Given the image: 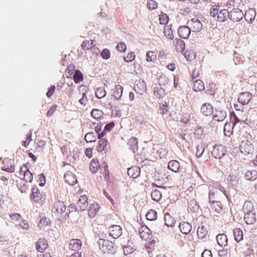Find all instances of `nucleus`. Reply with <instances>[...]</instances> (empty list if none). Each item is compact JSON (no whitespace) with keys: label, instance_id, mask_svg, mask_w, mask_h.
Segmentation results:
<instances>
[{"label":"nucleus","instance_id":"nucleus-41","mask_svg":"<svg viewBox=\"0 0 257 257\" xmlns=\"http://www.w3.org/2000/svg\"><path fill=\"white\" fill-rule=\"evenodd\" d=\"M154 94L157 98L160 99L165 95V90L160 87H156L154 89Z\"/></svg>","mask_w":257,"mask_h":257},{"label":"nucleus","instance_id":"nucleus-26","mask_svg":"<svg viewBox=\"0 0 257 257\" xmlns=\"http://www.w3.org/2000/svg\"><path fill=\"white\" fill-rule=\"evenodd\" d=\"M174 44L177 52L183 53L185 49V42L181 39H176L174 40Z\"/></svg>","mask_w":257,"mask_h":257},{"label":"nucleus","instance_id":"nucleus-36","mask_svg":"<svg viewBox=\"0 0 257 257\" xmlns=\"http://www.w3.org/2000/svg\"><path fill=\"white\" fill-rule=\"evenodd\" d=\"M211 208L212 211L217 213H220L223 209V205L220 201H213Z\"/></svg>","mask_w":257,"mask_h":257},{"label":"nucleus","instance_id":"nucleus-29","mask_svg":"<svg viewBox=\"0 0 257 257\" xmlns=\"http://www.w3.org/2000/svg\"><path fill=\"white\" fill-rule=\"evenodd\" d=\"M244 220L247 224H252L256 220L255 215L253 212L244 213Z\"/></svg>","mask_w":257,"mask_h":257},{"label":"nucleus","instance_id":"nucleus-34","mask_svg":"<svg viewBox=\"0 0 257 257\" xmlns=\"http://www.w3.org/2000/svg\"><path fill=\"white\" fill-rule=\"evenodd\" d=\"M95 46L94 41L92 40L84 41L81 44L82 49L85 51L92 49Z\"/></svg>","mask_w":257,"mask_h":257},{"label":"nucleus","instance_id":"nucleus-17","mask_svg":"<svg viewBox=\"0 0 257 257\" xmlns=\"http://www.w3.org/2000/svg\"><path fill=\"white\" fill-rule=\"evenodd\" d=\"M31 199L36 203H41L43 202L42 195L37 188H32Z\"/></svg>","mask_w":257,"mask_h":257},{"label":"nucleus","instance_id":"nucleus-33","mask_svg":"<svg viewBox=\"0 0 257 257\" xmlns=\"http://www.w3.org/2000/svg\"><path fill=\"white\" fill-rule=\"evenodd\" d=\"M193 90L195 91H201L204 89V85L203 81L200 79H197L194 81Z\"/></svg>","mask_w":257,"mask_h":257},{"label":"nucleus","instance_id":"nucleus-63","mask_svg":"<svg viewBox=\"0 0 257 257\" xmlns=\"http://www.w3.org/2000/svg\"><path fill=\"white\" fill-rule=\"evenodd\" d=\"M32 140V133H30L27 135L26 140L22 142L23 146L27 147L29 145Z\"/></svg>","mask_w":257,"mask_h":257},{"label":"nucleus","instance_id":"nucleus-7","mask_svg":"<svg viewBox=\"0 0 257 257\" xmlns=\"http://www.w3.org/2000/svg\"><path fill=\"white\" fill-rule=\"evenodd\" d=\"M66 210V206L64 202L58 200L55 202L52 208V213L56 216H58L63 213Z\"/></svg>","mask_w":257,"mask_h":257},{"label":"nucleus","instance_id":"nucleus-62","mask_svg":"<svg viewBox=\"0 0 257 257\" xmlns=\"http://www.w3.org/2000/svg\"><path fill=\"white\" fill-rule=\"evenodd\" d=\"M101 56L104 59H108L110 58V52L108 49H104L101 53Z\"/></svg>","mask_w":257,"mask_h":257},{"label":"nucleus","instance_id":"nucleus-28","mask_svg":"<svg viewBox=\"0 0 257 257\" xmlns=\"http://www.w3.org/2000/svg\"><path fill=\"white\" fill-rule=\"evenodd\" d=\"M179 228L182 233L187 234L192 229V225L188 222H182L179 224Z\"/></svg>","mask_w":257,"mask_h":257},{"label":"nucleus","instance_id":"nucleus-16","mask_svg":"<svg viewBox=\"0 0 257 257\" xmlns=\"http://www.w3.org/2000/svg\"><path fill=\"white\" fill-rule=\"evenodd\" d=\"M139 234L142 239L147 240L151 237L150 229L146 226H142L139 229Z\"/></svg>","mask_w":257,"mask_h":257},{"label":"nucleus","instance_id":"nucleus-58","mask_svg":"<svg viewBox=\"0 0 257 257\" xmlns=\"http://www.w3.org/2000/svg\"><path fill=\"white\" fill-rule=\"evenodd\" d=\"M169 18L166 14H162L159 15V22L160 24L166 25L168 23Z\"/></svg>","mask_w":257,"mask_h":257},{"label":"nucleus","instance_id":"nucleus-44","mask_svg":"<svg viewBox=\"0 0 257 257\" xmlns=\"http://www.w3.org/2000/svg\"><path fill=\"white\" fill-rule=\"evenodd\" d=\"M243 210L244 213L253 212L254 210L253 203L250 201H245L243 206Z\"/></svg>","mask_w":257,"mask_h":257},{"label":"nucleus","instance_id":"nucleus-54","mask_svg":"<svg viewBox=\"0 0 257 257\" xmlns=\"http://www.w3.org/2000/svg\"><path fill=\"white\" fill-rule=\"evenodd\" d=\"M50 220L46 217H43L40 219L38 226L39 228H43L46 226L50 225Z\"/></svg>","mask_w":257,"mask_h":257},{"label":"nucleus","instance_id":"nucleus-51","mask_svg":"<svg viewBox=\"0 0 257 257\" xmlns=\"http://www.w3.org/2000/svg\"><path fill=\"white\" fill-rule=\"evenodd\" d=\"M151 197L153 200L158 202L162 198V194L160 191L155 190L152 191Z\"/></svg>","mask_w":257,"mask_h":257},{"label":"nucleus","instance_id":"nucleus-2","mask_svg":"<svg viewBox=\"0 0 257 257\" xmlns=\"http://www.w3.org/2000/svg\"><path fill=\"white\" fill-rule=\"evenodd\" d=\"M234 251L233 254L239 255L240 257H250L252 253V249L248 247L247 244L243 245L240 242H236L234 244Z\"/></svg>","mask_w":257,"mask_h":257},{"label":"nucleus","instance_id":"nucleus-19","mask_svg":"<svg viewBox=\"0 0 257 257\" xmlns=\"http://www.w3.org/2000/svg\"><path fill=\"white\" fill-rule=\"evenodd\" d=\"M64 178L65 182L71 186L74 185L77 182L76 176L71 172L66 173Z\"/></svg>","mask_w":257,"mask_h":257},{"label":"nucleus","instance_id":"nucleus-53","mask_svg":"<svg viewBox=\"0 0 257 257\" xmlns=\"http://www.w3.org/2000/svg\"><path fill=\"white\" fill-rule=\"evenodd\" d=\"M73 79L75 83H78L83 79V75L79 70H76L73 76Z\"/></svg>","mask_w":257,"mask_h":257},{"label":"nucleus","instance_id":"nucleus-64","mask_svg":"<svg viewBox=\"0 0 257 257\" xmlns=\"http://www.w3.org/2000/svg\"><path fill=\"white\" fill-rule=\"evenodd\" d=\"M168 78L165 76H160L159 79L160 85H164L168 83Z\"/></svg>","mask_w":257,"mask_h":257},{"label":"nucleus","instance_id":"nucleus-20","mask_svg":"<svg viewBox=\"0 0 257 257\" xmlns=\"http://www.w3.org/2000/svg\"><path fill=\"white\" fill-rule=\"evenodd\" d=\"M240 151L244 154H252L253 151V146L248 143H242L240 145Z\"/></svg>","mask_w":257,"mask_h":257},{"label":"nucleus","instance_id":"nucleus-37","mask_svg":"<svg viewBox=\"0 0 257 257\" xmlns=\"http://www.w3.org/2000/svg\"><path fill=\"white\" fill-rule=\"evenodd\" d=\"M205 148L206 144L204 142H201L197 146L196 156L197 158H200L202 156Z\"/></svg>","mask_w":257,"mask_h":257},{"label":"nucleus","instance_id":"nucleus-49","mask_svg":"<svg viewBox=\"0 0 257 257\" xmlns=\"http://www.w3.org/2000/svg\"><path fill=\"white\" fill-rule=\"evenodd\" d=\"M255 16V11L250 9L245 12L244 18L246 21H251L254 19Z\"/></svg>","mask_w":257,"mask_h":257},{"label":"nucleus","instance_id":"nucleus-12","mask_svg":"<svg viewBox=\"0 0 257 257\" xmlns=\"http://www.w3.org/2000/svg\"><path fill=\"white\" fill-rule=\"evenodd\" d=\"M48 241L44 238H40L35 245L36 249L40 252H43L48 248Z\"/></svg>","mask_w":257,"mask_h":257},{"label":"nucleus","instance_id":"nucleus-45","mask_svg":"<svg viewBox=\"0 0 257 257\" xmlns=\"http://www.w3.org/2000/svg\"><path fill=\"white\" fill-rule=\"evenodd\" d=\"M157 59V53L153 51H149L146 54V60L148 62H155Z\"/></svg>","mask_w":257,"mask_h":257},{"label":"nucleus","instance_id":"nucleus-15","mask_svg":"<svg viewBox=\"0 0 257 257\" xmlns=\"http://www.w3.org/2000/svg\"><path fill=\"white\" fill-rule=\"evenodd\" d=\"M252 98V94L249 92L241 93L238 100L242 105H245L249 103Z\"/></svg>","mask_w":257,"mask_h":257},{"label":"nucleus","instance_id":"nucleus-8","mask_svg":"<svg viewBox=\"0 0 257 257\" xmlns=\"http://www.w3.org/2000/svg\"><path fill=\"white\" fill-rule=\"evenodd\" d=\"M226 150L224 146L222 145H216L213 147L211 152L212 156L216 159H220L226 153Z\"/></svg>","mask_w":257,"mask_h":257},{"label":"nucleus","instance_id":"nucleus-60","mask_svg":"<svg viewBox=\"0 0 257 257\" xmlns=\"http://www.w3.org/2000/svg\"><path fill=\"white\" fill-rule=\"evenodd\" d=\"M116 49L118 51L123 53L126 51V46L124 42H119L117 45Z\"/></svg>","mask_w":257,"mask_h":257},{"label":"nucleus","instance_id":"nucleus-48","mask_svg":"<svg viewBox=\"0 0 257 257\" xmlns=\"http://www.w3.org/2000/svg\"><path fill=\"white\" fill-rule=\"evenodd\" d=\"M146 217L147 220L154 221L157 218V212L155 210H150L146 214Z\"/></svg>","mask_w":257,"mask_h":257},{"label":"nucleus","instance_id":"nucleus-25","mask_svg":"<svg viewBox=\"0 0 257 257\" xmlns=\"http://www.w3.org/2000/svg\"><path fill=\"white\" fill-rule=\"evenodd\" d=\"M234 240L236 242H240L243 239V232L240 228L236 227L233 230Z\"/></svg>","mask_w":257,"mask_h":257},{"label":"nucleus","instance_id":"nucleus-46","mask_svg":"<svg viewBox=\"0 0 257 257\" xmlns=\"http://www.w3.org/2000/svg\"><path fill=\"white\" fill-rule=\"evenodd\" d=\"M191 113L189 112V111H184L183 112L182 116L181 117L180 121L185 124L189 123L191 120Z\"/></svg>","mask_w":257,"mask_h":257},{"label":"nucleus","instance_id":"nucleus-56","mask_svg":"<svg viewBox=\"0 0 257 257\" xmlns=\"http://www.w3.org/2000/svg\"><path fill=\"white\" fill-rule=\"evenodd\" d=\"M230 119L231 120L230 122H231L233 125H235L240 121L239 119L236 116L233 111L230 113Z\"/></svg>","mask_w":257,"mask_h":257},{"label":"nucleus","instance_id":"nucleus-61","mask_svg":"<svg viewBox=\"0 0 257 257\" xmlns=\"http://www.w3.org/2000/svg\"><path fill=\"white\" fill-rule=\"evenodd\" d=\"M168 105L167 103L165 102V104H160V113L162 114H165L168 111Z\"/></svg>","mask_w":257,"mask_h":257},{"label":"nucleus","instance_id":"nucleus-50","mask_svg":"<svg viewBox=\"0 0 257 257\" xmlns=\"http://www.w3.org/2000/svg\"><path fill=\"white\" fill-rule=\"evenodd\" d=\"M184 55L186 59L191 61L195 57V53L192 50H187L184 53Z\"/></svg>","mask_w":257,"mask_h":257},{"label":"nucleus","instance_id":"nucleus-14","mask_svg":"<svg viewBox=\"0 0 257 257\" xmlns=\"http://www.w3.org/2000/svg\"><path fill=\"white\" fill-rule=\"evenodd\" d=\"M200 111L206 116L211 115L213 112V107L209 103H205L202 105Z\"/></svg>","mask_w":257,"mask_h":257},{"label":"nucleus","instance_id":"nucleus-40","mask_svg":"<svg viewBox=\"0 0 257 257\" xmlns=\"http://www.w3.org/2000/svg\"><path fill=\"white\" fill-rule=\"evenodd\" d=\"M245 178L249 181H254L257 179V171L251 170L247 171L245 174Z\"/></svg>","mask_w":257,"mask_h":257},{"label":"nucleus","instance_id":"nucleus-39","mask_svg":"<svg viewBox=\"0 0 257 257\" xmlns=\"http://www.w3.org/2000/svg\"><path fill=\"white\" fill-rule=\"evenodd\" d=\"M231 122H226L224 126V133L225 136L229 137L233 133V127Z\"/></svg>","mask_w":257,"mask_h":257},{"label":"nucleus","instance_id":"nucleus-42","mask_svg":"<svg viewBox=\"0 0 257 257\" xmlns=\"http://www.w3.org/2000/svg\"><path fill=\"white\" fill-rule=\"evenodd\" d=\"M97 138V135L94 132H89L85 135L84 139L87 143H92L95 142Z\"/></svg>","mask_w":257,"mask_h":257},{"label":"nucleus","instance_id":"nucleus-5","mask_svg":"<svg viewBox=\"0 0 257 257\" xmlns=\"http://www.w3.org/2000/svg\"><path fill=\"white\" fill-rule=\"evenodd\" d=\"M105 135L106 133H105V131H102L101 134H99L97 136L98 141L95 148V150L98 152H102V151H105L107 147V141L104 138Z\"/></svg>","mask_w":257,"mask_h":257},{"label":"nucleus","instance_id":"nucleus-57","mask_svg":"<svg viewBox=\"0 0 257 257\" xmlns=\"http://www.w3.org/2000/svg\"><path fill=\"white\" fill-rule=\"evenodd\" d=\"M148 8L150 10L156 9L158 7V4L154 0H148L147 1Z\"/></svg>","mask_w":257,"mask_h":257},{"label":"nucleus","instance_id":"nucleus-23","mask_svg":"<svg viewBox=\"0 0 257 257\" xmlns=\"http://www.w3.org/2000/svg\"><path fill=\"white\" fill-rule=\"evenodd\" d=\"M226 117V113L222 110H216L215 114L213 116L214 121L217 122L223 121Z\"/></svg>","mask_w":257,"mask_h":257},{"label":"nucleus","instance_id":"nucleus-11","mask_svg":"<svg viewBox=\"0 0 257 257\" xmlns=\"http://www.w3.org/2000/svg\"><path fill=\"white\" fill-rule=\"evenodd\" d=\"M242 12L239 9H233L229 13V18L234 22H238L243 17Z\"/></svg>","mask_w":257,"mask_h":257},{"label":"nucleus","instance_id":"nucleus-13","mask_svg":"<svg viewBox=\"0 0 257 257\" xmlns=\"http://www.w3.org/2000/svg\"><path fill=\"white\" fill-rule=\"evenodd\" d=\"M100 209V206L98 203L94 202L92 204H91L88 210V214L90 218L95 217Z\"/></svg>","mask_w":257,"mask_h":257},{"label":"nucleus","instance_id":"nucleus-38","mask_svg":"<svg viewBox=\"0 0 257 257\" xmlns=\"http://www.w3.org/2000/svg\"><path fill=\"white\" fill-rule=\"evenodd\" d=\"M123 89V87L120 84H117L115 86L114 91V96L117 100L120 99L121 97Z\"/></svg>","mask_w":257,"mask_h":257},{"label":"nucleus","instance_id":"nucleus-59","mask_svg":"<svg viewBox=\"0 0 257 257\" xmlns=\"http://www.w3.org/2000/svg\"><path fill=\"white\" fill-rule=\"evenodd\" d=\"M102 169H103V172H102V174H104L105 178L108 179L109 177V172L108 170V167L106 163L104 162L102 165Z\"/></svg>","mask_w":257,"mask_h":257},{"label":"nucleus","instance_id":"nucleus-21","mask_svg":"<svg viewBox=\"0 0 257 257\" xmlns=\"http://www.w3.org/2000/svg\"><path fill=\"white\" fill-rule=\"evenodd\" d=\"M191 30L189 29V27L188 26H182L180 27L178 30V33L179 36L183 39H187L190 34Z\"/></svg>","mask_w":257,"mask_h":257},{"label":"nucleus","instance_id":"nucleus-6","mask_svg":"<svg viewBox=\"0 0 257 257\" xmlns=\"http://www.w3.org/2000/svg\"><path fill=\"white\" fill-rule=\"evenodd\" d=\"M87 200L88 199L86 195L80 196L75 205V211L80 212L85 210L88 206Z\"/></svg>","mask_w":257,"mask_h":257},{"label":"nucleus","instance_id":"nucleus-52","mask_svg":"<svg viewBox=\"0 0 257 257\" xmlns=\"http://www.w3.org/2000/svg\"><path fill=\"white\" fill-rule=\"evenodd\" d=\"M105 95L106 91L103 88H98L95 91V96L99 99L103 98Z\"/></svg>","mask_w":257,"mask_h":257},{"label":"nucleus","instance_id":"nucleus-22","mask_svg":"<svg viewBox=\"0 0 257 257\" xmlns=\"http://www.w3.org/2000/svg\"><path fill=\"white\" fill-rule=\"evenodd\" d=\"M101 165L97 158L93 159L89 164V169L93 173H96L100 169Z\"/></svg>","mask_w":257,"mask_h":257},{"label":"nucleus","instance_id":"nucleus-10","mask_svg":"<svg viewBox=\"0 0 257 257\" xmlns=\"http://www.w3.org/2000/svg\"><path fill=\"white\" fill-rule=\"evenodd\" d=\"M108 229L109 235L114 238H117L122 234V228L120 225H112Z\"/></svg>","mask_w":257,"mask_h":257},{"label":"nucleus","instance_id":"nucleus-18","mask_svg":"<svg viewBox=\"0 0 257 257\" xmlns=\"http://www.w3.org/2000/svg\"><path fill=\"white\" fill-rule=\"evenodd\" d=\"M82 246V241L79 239H72L70 240L69 248L74 251L79 250Z\"/></svg>","mask_w":257,"mask_h":257},{"label":"nucleus","instance_id":"nucleus-3","mask_svg":"<svg viewBox=\"0 0 257 257\" xmlns=\"http://www.w3.org/2000/svg\"><path fill=\"white\" fill-rule=\"evenodd\" d=\"M99 249L103 253H113L115 250L114 243L109 240L100 238L97 241Z\"/></svg>","mask_w":257,"mask_h":257},{"label":"nucleus","instance_id":"nucleus-24","mask_svg":"<svg viewBox=\"0 0 257 257\" xmlns=\"http://www.w3.org/2000/svg\"><path fill=\"white\" fill-rule=\"evenodd\" d=\"M217 243L221 247H225L228 244V238L225 234H219L216 236Z\"/></svg>","mask_w":257,"mask_h":257},{"label":"nucleus","instance_id":"nucleus-30","mask_svg":"<svg viewBox=\"0 0 257 257\" xmlns=\"http://www.w3.org/2000/svg\"><path fill=\"white\" fill-rule=\"evenodd\" d=\"M168 168L174 172H178L180 168V163L177 160H171L168 163Z\"/></svg>","mask_w":257,"mask_h":257},{"label":"nucleus","instance_id":"nucleus-35","mask_svg":"<svg viewBox=\"0 0 257 257\" xmlns=\"http://www.w3.org/2000/svg\"><path fill=\"white\" fill-rule=\"evenodd\" d=\"M128 145L130 146V149L135 152L138 149V141L136 138L132 137L128 141Z\"/></svg>","mask_w":257,"mask_h":257},{"label":"nucleus","instance_id":"nucleus-47","mask_svg":"<svg viewBox=\"0 0 257 257\" xmlns=\"http://www.w3.org/2000/svg\"><path fill=\"white\" fill-rule=\"evenodd\" d=\"M103 113L98 109H93L91 112V115L96 119H100L103 117Z\"/></svg>","mask_w":257,"mask_h":257},{"label":"nucleus","instance_id":"nucleus-27","mask_svg":"<svg viewBox=\"0 0 257 257\" xmlns=\"http://www.w3.org/2000/svg\"><path fill=\"white\" fill-rule=\"evenodd\" d=\"M128 175L132 178H136L140 174V168L138 166H134L128 169Z\"/></svg>","mask_w":257,"mask_h":257},{"label":"nucleus","instance_id":"nucleus-32","mask_svg":"<svg viewBox=\"0 0 257 257\" xmlns=\"http://www.w3.org/2000/svg\"><path fill=\"white\" fill-rule=\"evenodd\" d=\"M165 224L168 226H174L175 224L176 221L174 217L172 216L169 213H165Z\"/></svg>","mask_w":257,"mask_h":257},{"label":"nucleus","instance_id":"nucleus-31","mask_svg":"<svg viewBox=\"0 0 257 257\" xmlns=\"http://www.w3.org/2000/svg\"><path fill=\"white\" fill-rule=\"evenodd\" d=\"M164 34L167 39L170 40L174 39V36L172 29V25H167L164 27Z\"/></svg>","mask_w":257,"mask_h":257},{"label":"nucleus","instance_id":"nucleus-4","mask_svg":"<svg viewBox=\"0 0 257 257\" xmlns=\"http://www.w3.org/2000/svg\"><path fill=\"white\" fill-rule=\"evenodd\" d=\"M18 177L27 182L31 183L33 179V175L26 164L21 166L18 172Z\"/></svg>","mask_w":257,"mask_h":257},{"label":"nucleus","instance_id":"nucleus-1","mask_svg":"<svg viewBox=\"0 0 257 257\" xmlns=\"http://www.w3.org/2000/svg\"><path fill=\"white\" fill-rule=\"evenodd\" d=\"M220 6L218 5H213L210 9L211 16L215 17L217 16V21L223 22L229 18V13L226 9L219 10Z\"/></svg>","mask_w":257,"mask_h":257},{"label":"nucleus","instance_id":"nucleus-43","mask_svg":"<svg viewBox=\"0 0 257 257\" xmlns=\"http://www.w3.org/2000/svg\"><path fill=\"white\" fill-rule=\"evenodd\" d=\"M208 233L207 229L203 225L199 226L197 229V235L199 238L203 239L206 237Z\"/></svg>","mask_w":257,"mask_h":257},{"label":"nucleus","instance_id":"nucleus-55","mask_svg":"<svg viewBox=\"0 0 257 257\" xmlns=\"http://www.w3.org/2000/svg\"><path fill=\"white\" fill-rule=\"evenodd\" d=\"M136 55L134 52H129L126 56L123 57V59L126 62H132L135 59Z\"/></svg>","mask_w":257,"mask_h":257},{"label":"nucleus","instance_id":"nucleus-9","mask_svg":"<svg viewBox=\"0 0 257 257\" xmlns=\"http://www.w3.org/2000/svg\"><path fill=\"white\" fill-rule=\"evenodd\" d=\"M189 29L193 32H198L202 29V24L197 19H192L187 22Z\"/></svg>","mask_w":257,"mask_h":257}]
</instances>
